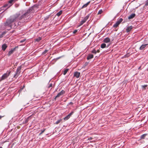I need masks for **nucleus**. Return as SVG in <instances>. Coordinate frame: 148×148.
<instances>
[{
	"label": "nucleus",
	"mask_w": 148,
	"mask_h": 148,
	"mask_svg": "<svg viewBox=\"0 0 148 148\" xmlns=\"http://www.w3.org/2000/svg\"><path fill=\"white\" fill-rule=\"evenodd\" d=\"M29 15V13L28 11L23 15L21 12H20L11 16L4 23L5 28L8 30L12 28H15L16 27L15 25L16 22L23 18L27 19Z\"/></svg>",
	"instance_id": "nucleus-1"
},
{
	"label": "nucleus",
	"mask_w": 148,
	"mask_h": 148,
	"mask_svg": "<svg viewBox=\"0 0 148 148\" xmlns=\"http://www.w3.org/2000/svg\"><path fill=\"white\" fill-rule=\"evenodd\" d=\"M10 73V72H8V73H6L4 74L1 77V79L0 80V81H1L2 80H3L6 78H7L8 77Z\"/></svg>",
	"instance_id": "nucleus-2"
},
{
	"label": "nucleus",
	"mask_w": 148,
	"mask_h": 148,
	"mask_svg": "<svg viewBox=\"0 0 148 148\" xmlns=\"http://www.w3.org/2000/svg\"><path fill=\"white\" fill-rule=\"evenodd\" d=\"M21 66H19L17 69L16 73L14 76V77L16 78L20 73V70L21 69Z\"/></svg>",
	"instance_id": "nucleus-3"
},
{
	"label": "nucleus",
	"mask_w": 148,
	"mask_h": 148,
	"mask_svg": "<svg viewBox=\"0 0 148 148\" xmlns=\"http://www.w3.org/2000/svg\"><path fill=\"white\" fill-rule=\"evenodd\" d=\"M123 19L121 18H120L116 23L113 25V27L115 28L117 27L120 23L122 22Z\"/></svg>",
	"instance_id": "nucleus-4"
},
{
	"label": "nucleus",
	"mask_w": 148,
	"mask_h": 148,
	"mask_svg": "<svg viewBox=\"0 0 148 148\" xmlns=\"http://www.w3.org/2000/svg\"><path fill=\"white\" fill-rule=\"evenodd\" d=\"M89 16V15H88L86 16L83 19V20L81 21L80 22V25H82L85 22L88 20Z\"/></svg>",
	"instance_id": "nucleus-5"
},
{
	"label": "nucleus",
	"mask_w": 148,
	"mask_h": 148,
	"mask_svg": "<svg viewBox=\"0 0 148 148\" xmlns=\"http://www.w3.org/2000/svg\"><path fill=\"white\" fill-rule=\"evenodd\" d=\"M65 92L63 90H62L59 93H58L57 95L56 96V97H55V99L57 97H60V96H61L62 95H63Z\"/></svg>",
	"instance_id": "nucleus-6"
},
{
	"label": "nucleus",
	"mask_w": 148,
	"mask_h": 148,
	"mask_svg": "<svg viewBox=\"0 0 148 148\" xmlns=\"http://www.w3.org/2000/svg\"><path fill=\"white\" fill-rule=\"evenodd\" d=\"M73 113V112H71L69 114H68L66 117L64 118V120H67L68 119Z\"/></svg>",
	"instance_id": "nucleus-7"
},
{
	"label": "nucleus",
	"mask_w": 148,
	"mask_h": 148,
	"mask_svg": "<svg viewBox=\"0 0 148 148\" xmlns=\"http://www.w3.org/2000/svg\"><path fill=\"white\" fill-rule=\"evenodd\" d=\"M80 74V73L76 72L74 74V76L76 77L77 78H78L79 77Z\"/></svg>",
	"instance_id": "nucleus-8"
},
{
	"label": "nucleus",
	"mask_w": 148,
	"mask_h": 148,
	"mask_svg": "<svg viewBox=\"0 0 148 148\" xmlns=\"http://www.w3.org/2000/svg\"><path fill=\"white\" fill-rule=\"evenodd\" d=\"M15 50V48L11 49V50L10 51L8 52V56H10L11 54H12L14 52Z\"/></svg>",
	"instance_id": "nucleus-9"
},
{
	"label": "nucleus",
	"mask_w": 148,
	"mask_h": 148,
	"mask_svg": "<svg viewBox=\"0 0 148 148\" xmlns=\"http://www.w3.org/2000/svg\"><path fill=\"white\" fill-rule=\"evenodd\" d=\"M103 41L104 42L107 43L110 42V39L109 38L107 37L105 38Z\"/></svg>",
	"instance_id": "nucleus-10"
},
{
	"label": "nucleus",
	"mask_w": 148,
	"mask_h": 148,
	"mask_svg": "<svg viewBox=\"0 0 148 148\" xmlns=\"http://www.w3.org/2000/svg\"><path fill=\"white\" fill-rule=\"evenodd\" d=\"M132 28L133 27L132 26H130L127 27L126 29V32H130L132 29Z\"/></svg>",
	"instance_id": "nucleus-11"
},
{
	"label": "nucleus",
	"mask_w": 148,
	"mask_h": 148,
	"mask_svg": "<svg viewBox=\"0 0 148 148\" xmlns=\"http://www.w3.org/2000/svg\"><path fill=\"white\" fill-rule=\"evenodd\" d=\"M148 45L147 44L142 45L140 47V49L141 50L143 49Z\"/></svg>",
	"instance_id": "nucleus-12"
},
{
	"label": "nucleus",
	"mask_w": 148,
	"mask_h": 148,
	"mask_svg": "<svg viewBox=\"0 0 148 148\" xmlns=\"http://www.w3.org/2000/svg\"><path fill=\"white\" fill-rule=\"evenodd\" d=\"M135 14H132L129 16L128 18L129 19H131L132 18L135 16Z\"/></svg>",
	"instance_id": "nucleus-13"
},
{
	"label": "nucleus",
	"mask_w": 148,
	"mask_h": 148,
	"mask_svg": "<svg viewBox=\"0 0 148 148\" xmlns=\"http://www.w3.org/2000/svg\"><path fill=\"white\" fill-rule=\"evenodd\" d=\"M90 1H89L87 3H86V4H84L82 7V8H86V7L88 5V4H89V3H90Z\"/></svg>",
	"instance_id": "nucleus-14"
},
{
	"label": "nucleus",
	"mask_w": 148,
	"mask_h": 148,
	"mask_svg": "<svg viewBox=\"0 0 148 148\" xmlns=\"http://www.w3.org/2000/svg\"><path fill=\"white\" fill-rule=\"evenodd\" d=\"M93 57V56L92 54H90L87 57V59L89 60L92 58Z\"/></svg>",
	"instance_id": "nucleus-15"
},
{
	"label": "nucleus",
	"mask_w": 148,
	"mask_h": 148,
	"mask_svg": "<svg viewBox=\"0 0 148 148\" xmlns=\"http://www.w3.org/2000/svg\"><path fill=\"white\" fill-rule=\"evenodd\" d=\"M7 47V46L6 44H3L2 45V49L4 51Z\"/></svg>",
	"instance_id": "nucleus-16"
},
{
	"label": "nucleus",
	"mask_w": 148,
	"mask_h": 148,
	"mask_svg": "<svg viewBox=\"0 0 148 148\" xmlns=\"http://www.w3.org/2000/svg\"><path fill=\"white\" fill-rule=\"evenodd\" d=\"M106 45L105 43L102 44L101 46V48H104L106 47Z\"/></svg>",
	"instance_id": "nucleus-17"
},
{
	"label": "nucleus",
	"mask_w": 148,
	"mask_h": 148,
	"mask_svg": "<svg viewBox=\"0 0 148 148\" xmlns=\"http://www.w3.org/2000/svg\"><path fill=\"white\" fill-rule=\"evenodd\" d=\"M69 69H67L65 70L63 72V74L64 75H66L67 71H68Z\"/></svg>",
	"instance_id": "nucleus-18"
},
{
	"label": "nucleus",
	"mask_w": 148,
	"mask_h": 148,
	"mask_svg": "<svg viewBox=\"0 0 148 148\" xmlns=\"http://www.w3.org/2000/svg\"><path fill=\"white\" fill-rule=\"evenodd\" d=\"M147 85H143L141 86V87L143 89H146Z\"/></svg>",
	"instance_id": "nucleus-19"
},
{
	"label": "nucleus",
	"mask_w": 148,
	"mask_h": 148,
	"mask_svg": "<svg viewBox=\"0 0 148 148\" xmlns=\"http://www.w3.org/2000/svg\"><path fill=\"white\" fill-rule=\"evenodd\" d=\"M62 11H60L59 12H58L57 14L56 15L58 16H59L61 15V14H62Z\"/></svg>",
	"instance_id": "nucleus-20"
},
{
	"label": "nucleus",
	"mask_w": 148,
	"mask_h": 148,
	"mask_svg": "<svg viewBox=\"0 0 148 148\" xmlns=\"http://www.w3.org/2000/svg\"><path fill=\"white\" fill-rule=\"evenodd\" d=\"M42 38L41 37H39L38 38L36 39V41L37 42H38Z\"/></svg>",
	"instance_id": "nucleus-21"
},
{
	"label": "nucleus",
	"mask_w": 148,
	"mask_h": 148,
	"mask_svg": "<svg viewBox=\"0 0 148 148\" xmlns=\"http://www.w3.org/2000/svg\"><path fill=\"white\" fill-rule=\"evenodd\" d=\"M11 5H8L7 4L4 5L3 6V7L5 8L7 7V8H8Z\"/></svg>",
	"instance_id": "nucleus-22"
},
{
	"label": "nucleus",
	"mask_w": 148,
	"mask_h": 148,
	"mask_svg": "<svg viewBox=\"0 0 148 148\" xmlns=\"http://www.w3.org/2000/svg\"><path fill=\"white\" fill-rule=\"evenodd\" d=\"M147 134H143L141 136V139H144L145 137L146 136Z\"/></svg>",
	"instance_id": "nucleus-23"
},
{
	"label": "nucleus",
	"mask_w": 148,
	"mask_h": 148,
	"mask_svg": "<svg viewBox=\"0 0 148 148\" xmlns=\"http://www.w3.org/2000/svg\"><path fill=\"white\" fill-rule=\"evenodd\" d=\"M103 12V11L102 10H100L98 12V14H100L102 13Z\"/></svg>",
	"instance_id": "nucleus-24"
},
{
	"label": "nucleus",
	"mask_w": 148,
	"mask_h": 148,
	"mask_svg": "<svg viewBox=\"0 0 148 148\" xmlns=\"http://www.w3.org/2000/svg\"><path fill=\"white\" fill-rule=\"evenodd\" d=\"M61 119L59 120H58L57 121L56 123V124H58L59 123H60L61 122Z\"/></svg>",
	"instance_id": "nucleus-25"
},
{
	"label": "nucleus",
	"mask_w": 148,
	"mask_h": 148,
	"mask_svg": "<svg viewBox=\"0 0 148 148\" xmlns=\"http://www.w3.org/2000/svg\"><path fill=\"white\" fill-rule=\"evenodd\" d=\"M14 1H15V0H10L9 1V3L12 4Z\"/></svg>",
	"instance_id": "nucleus-26"
},
{
	"label": "nucleus",
	"mask_w": 148,
	"mask_h": 148,
	"mask_svg": "<svg viewBox=\"0 0 148 148\" xmlns=\"http://www.w3.org/2000/svg\"><path fill=\"white\" fill-rule=\"evenodd\" d=\"M92 52L93 53H95V54L96 53V50L95 49H93L92 51Z\"/></svg>",
	"instance_id": "nucleus-27"
},
{
	"label": "nucleus",
	"mask_w": 148,
	"mask_h": 148,
	"mask_svg": "<svg viewBox=\"0 0 148 148\" xmlns=\"http://www.w3.org/2000/svg\"><path fill=\"white\" fill-rule=\"evenodd\" d=\"M47 51H48V50H45V51L43 52L42 53H43V54H45L46 53Z\"/></svg>",
	"instance_id": "nucleus-28"
},
{
	"label": "nucleus",
	"mask_w": 148,
	"mask_h": 148,
	"mask_svg": "<svg viewBox=\"0 0 148 148\" xmlns=\"http://www.w3.org/2000/svg\"><path fill=\"white\" fill-rule=\"evenodd\" d=\"M77 30H75L73 32V34H75L77 32Z\"/></svg>",
	"instance_id": "nucleus-29"
},
{
	"label": "nucleus",
	"mask_w": 148,
	"mask_h": 148,
	"mask_svg": "<svg viewBox=\"0 0 148 148\" xmlns=\"http://www.w3.org/2000/svg\"><path fill=\"white\" fill-rule=\"evenodd\" d=\"M45 131V130H42L40 134V135H41Z\"/></svg>",
	"instance_id": "nucleus-30"
},
{
	"label": "nucleus",
	"mask_w": 148,
	"mask_h": 148,
	"mask_svg": "<svg viewBox=\"0 0 148 148\" xmlns=\"http://www.w3.org/2000/svg\"><path fill=\"white\" fill-rule=\"evenodd\" d=\"M25 40V39H23L20 41L21 42H24Z\"/></svg>",
	"instance_id": "nucleus-31"
},
{
	"label": "nucleus",
	"mask_w": 148,
	"mask_h": 148,
	"mask_svg": "<svg viewBox=\"0 0 148 148\" xmlns=\"http://www.w3.org/2000/svg\"><path fill=\"white\" fill-rule=\"evenodd\" d=\"M146 4V5H148V0L147 1Z\"/></svg>",
	"instance_id": "nucleus-32"
},
{
	"label": "nucleus",
	"mask_w": 148,
	"mask_h": 148,
	"mask_svg": "<svg viewBox=\"0 0 148 148\" xmlns=\"http://www.w3.org/2000/svg\"><path fill=\"white\" fill-rule=\"evenodd\" d=\"M30 117H28V118H27V119L26 120V121H27V122L28 121V119L30 118Z\"/></svg>",
	"instance_id": "nucleus-33"
},
{
	"label": "nucleus",
	"mask_w": 148,
	"mask_h": 148,
	"mask_svg": "<svg viewBox=\"0 0 148 148\" xmlns=\"http://www.w3.org/2000/svg\"><path fill=\"white\" fill-rule=\"evenodd\" d=\"M70 103L71 104H73V103H72V102H71V103Z\"/></svg>",
	"instance_id": "nucleus-34"
},
{
	"label": "nucleus",
	"mask_w": 148,
	"mask_h": 148,
	"mask_svg": "<svg viewBox=\"0 0 148 148\" xmlns=\"http://www.w3.org/2000/svg\"><path fill=\"white\" fill-rule=\"evenodd\" d=\"M2 116H0V119H1L2 118Z\"/></svg>",
	"instance_id": "nucleus-35"
},
{
	"label": "nucleus",
	"mask_w": 148,
	"mask_h": 148,
	"mask_svg": "<svg viewBox=\"0 0 148 148\" xmlns=\"http://www.w3.org/2000/svg\"><path fill=\"white\" fill-rule=\"evenodd\" d=\"M0 148H2V147H0Z\"/></svg>",
	"instance_id": "nucleus-36"
}]
</instances>
